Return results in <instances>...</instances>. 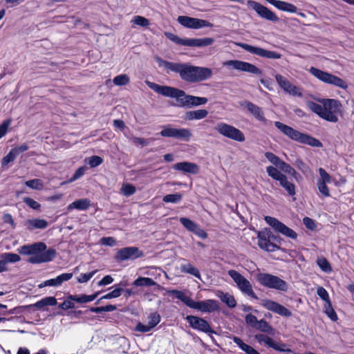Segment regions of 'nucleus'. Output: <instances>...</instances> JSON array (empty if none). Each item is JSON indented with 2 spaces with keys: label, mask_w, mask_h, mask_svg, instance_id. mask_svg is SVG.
<instances>
[{
  "label": "nucleus",
  "mask_w": 354,
  "mask_h": 354,
  "mask_svg": "<svg viewBox=\"0 0 354 354\" xmlns=\"http://www.w3.org/2000/svg\"><path fill=\"white\" fill-rule=\"evenodd\" d=\"M156 61L159 66L178 73L180 77L186 82L196 83L207 80L212 76V71L209 68L196 66L188 63L171 62L160 57H156Z\"/></svg>",
  "instance_id": "nucleus-1"
},
{
  "label": "nucleus",
  "mask_w": 354,
  "mask_h": 354,
  "mask_svg": "<svg viewBox=\"0 0 354 354\" xmlns=\"http://www.w3.org/2000/svg\"><path fill=\"white\" fill-rule=\"evenodd\" d=\"M145 84L149 88L160 95L175 98L177 102V106L179 107L190 109L204 105L208 102L207 97L187 95L183 90L177 88L159 85L149 80H146Z\"/></svg>",
  "instance_id": "nucleus-2"
},
{
  "label": "nucleus",
  "mask_w": 354,
  "mask_h": 354,
  "mask_svg": "<svg viewBox=\"0 0 354 354\" xmlns=\"http://www.w3.org/2000/svg\"><path fill=\"white\" fill-rule=\"evenodd\" d=\"M169 295H174L190 308L198 310L202 313H212L219 310V303L214 299H206L195 301L191 297L187 296L183 291L171 290L168 291Z\"/></svg>",
  "instance_id": "nucleus-3"
},
{
  "label": "nucleus",
  "mask_w": 354,
  "mask_h": 354,
  "mask_svg": "<svg viewBox=\"0 0 354 354\" xmlns=\"http://www.w3.org/2000/svg\"><path fill=\"white\" fill-rule=\"evenodd\" d=\"M274 126L285 136L294 141L315 147H322L323 146L318 139L308 134L301 133L279 121L274 122Z\"/></svg>",
  "instance_id": "nucleus-4"
},
{
  "label": "nucleus",
  "mask_w": 354,
  "mask_h": 354,
  "mask_svg": "<svg viewBox=\"0 0 354 354\" xmlns=\"http://www.w3.org/2000/svg\"><path fill=\"white\" fill-rule=\"evenodd\" d=\"M165 35L168 39L176 44L189 47L204 48L214 43V39L212 37L183 39L169 32H165Z\"/></svg>",
  "instance_id": "nucleus-5"
},
{
  "label": "nucleus",
  "mask_w": 354,
  "mask_h": 354,
  "mask_svg": "<svg viewBox=\"0 0 354 354\" xmlns=\"http://www.w3.org/2000/svg\"><path fill=\"white\" fill-rule=\"evenodd\" d=\"M257 280L261 286L268 288L281 292H286L288 289V285L286 281L269 273H259L257 275Z\"/></svg>",
  "instance_id": "nucleus-6"
},
{
  "label": "nucleus",
  "mask_w": 354,
  "mask_h": 354,
  "mask_svg": "<svg viewBox=\"0 0 354 354\" xmlns=\"http://www.w3.org/2000/svg\"><path fill=\"white\" fill-rule=\"evenodd\" d=\"M309 72L319 80L326 84L334 85L343 89L348 87L347 83L343 79L326 71L312 66L310 68Z\"/></svg>",
  "instance_id": "nucleus-7"
},
{
  "label": "nucleus",
  "mask_w": 354,
  "mask_h": 354,
  "mask_svg": "<svg viewBox=\"0 0 354 354\" xmlns=\"http://www.w3.org/2000/svg\"><path fill=\"white\" fill-rule=\"evenodd\" d=\"M322 102L324 109V120L331 122H337L338 115L342 113V105L341 102L335 99H324Z\"/></svg>",
  "instance_id": "nucleus-8"
},
{
  "label": "nucleus",
  "mask_w": 354,
  "mask_h": 354,
  "mask_svg": "<svg viewBox=\"0 0 354 354\" xmlns=\"http://www.w3.org/2000/svg\"><path fill=\"white\" fill-rule=\"evenodd\" d=\"M227 273L236 283L237 288L243 295L249 296L254 299H258L257 295L252 289V284L244 276L235 270H230Z\"/></svg>",
  "instance_id": "nucleus-9"
},
{
  "label": "nucleus",
  "mask_w": 354,
  "mask_h": 354,
  "mask_svg": "<svg viewBox=\"0 0 354 354\" xmlns=\"http://www.w3.org/2000/svg\"><path fill=\"white\" fill-rule=\"evenodd\" d=\"M215 130L223 136L236 142L245 141L244 133L235 127L225 122H218L214 127Z\"/></svg>",
  "instance_id": "nucleus-10"
},
{
  "label": "nucleus",
  "mask_w": 354,
  "mask_h": 354,
  "mask_svg": "<svg viewBox=\"0 0 354 354\" xmlns=\"http://www.w3.org/2000/svg\"><path fill=\"white\" fill-rule=\"evenodd\" d=\"M265 221L268 223L274 231L281 234L282 235L295 240L297 238V234L292 229L286 226L284 223L279 221L277 218L266 216L264 218Z\"/></svg>",
  "instance_id": "nucleus-11"
},
{
  "label": "nucleus",
  "mask_w": 354,
  "mask_h": 354,
  "mask_svg": "<svg viewBox=\"0 0 354 354\" xmlns=\"http://www.w3.org/2000/svg\"><path fill=\"white\" fill-rule=\"evenodd\" d=\"M223 66L232 68L239 71L247 72L251 74L260 75L262 71L255 65L241 60H227L223 63Z\"/></svg>",
  "instance_id": "nucleus-12"
},
{
  "label": "nucleus",
  "mask_w": 354,
  "mask_h": 354,
  "mask_svg": "<svg viewBox=\"0 0 354 354\" xmlns=\"http://www.w3.org/2000/svg\"><path fill=\"white\" fill-rule=\"evenodd\" d=\"M257 239L259 247L267 252H274L279 250V246L270 241L271 230L265 228L263 230L257 231Z\"/></svg>",
  "instance_id": "nucleus-13"
},
{
  "label": "nucleus",
  "mask_w": 354,
  "mask_h": 354,
  "mask_svg": "<svg viewBox=\"0 0 354 354\" xmlns=\"http://www.w3.org/2000/svg\"><path fill=\"white\" fill-rule=\"evenodd\" d=\"M177 21L183 27L190 29L197 30L203 28L213 27V24L207 20L189 16H179L177 18Z\"/></svg>",
  "instance_id": "nucleus-14"
},
{
  "label": "nucleus",
  "mask_w": 354,
  "mask_h": 354,
  "mask_svg": "<svg viewBox=\"0 0 354 354\" xmlns=\"http://www.w3.org/2000/svg\"><path fill=\"white\" fill-rule=\"evenodd\" d=\"M160 134L162 137L173 138L185 141H189L192 136L189 129L172 128L169 126L164 127Z\"/></svg>",
  "instance_id": "nucleus-15"
},
{
  "label": "nucleus",
  "mask_w": 354,
  "mask_h": 354,
  "mask_svg": "<svg viewBox=\"0 0 354 354\" xmlns=\"http://www.w3.org/2000/svg\"><path fill=\"white\" fill-rule=\"evenodd\" d=\"M237 45L245 51L261 57L273 59H277L281 57V55L277 52L268 50L260 47L250 45L246 43H239Z\"/></svg>",
  "instance_id": "nucleus-16"
},
{
  "label": "nucleus",
  "mask_w": 354,
  "mask_h": 354,
  "mask_svg": "<svg viewBox=\"0 0 354 354\" xmlns=\"http://www.w3.org/2000/svg\"><path fill=\"white\" fill-rule=\"evenodd\" d=\"M247 5L248 7L253 9L259 15V17L262 19L274 23L278 22L279 21V18L272 10H269L267 7L257 1L248 0Z\"/></svg>",
  "instance_id": "nucleus-17"
},
{
  "label": "nucleus",
  "mask_w": 354,
  "mask_h": 354,
  "mask_svg": "<svg viewBox=\"0 0 354 354\" xmlns=\"http://www.w3.org/2000/svg\"><path fill=\"white\" fill-rule=\"evenodd\" d=\"M143 252L140 250L138 248L129 246L120 249L115 255V259L119 262L134 260L143 257Z\"/></svg>",
  "instance_id": "nucleus-18"
},
{
  "label": "nucleus",
  "mask_w": 354,
  "mask_h": 354,
  "mask_svg": "<svg viewBox=\"0 0 354 354\" xmlns=\"http://www.w3.org/2000/svg\"><path fill=\"white\" fill-rule=\"evenodd\" d=\"M185 319L189 323V326L194 330L205 333L208 335L216 333V332L211 328L208 322L203 318L194 315H187L185 317Z\"/></svg>",
  "instance_id": "nucleus-19"
},
{
  "label": "nucleus",
  "mask_w": 354,
  "mask_h": 354,
  "mask_svg": "<svg viewBox=\"0 0 354 354\" xmlns=\"http://www.w3.org/2000/svg\"><path fill=\"white\" fill-rule=\"evenodd\" d=\"M275 80L279 86L287 93L292 96L301 97L303 93L301 89L293 85L289 80L281 75L277 74L275 75Z\"/></svg>",
  "instance_id": "nucleus-20"
},
{
  "label": "nucleus",
  "mask_w": 354,
  "mask_h": 354,
  "mask_svg": "<svg viewBox=\"0 0 354 354\" xmlns=\"http://www.w3.org/2000/svg\"><path fill=\"white\" fill-rule=\"evenodd\" d=\"M261 305L266 309L272 311L276 314L286 317H289L292 315V313L285 306L281 304L268 299H263L261 301Z\"/></svg>",
  "instance_id": "nucleus-21"
},
{
  "label": "nucleus",
  "mask_w": 354,
  "mask_h": 354,
  "mask_svg": "<svg viewBox=\"0 0 354 354\" xmlns=\"http://www.w3.org/2000/svg\"><path fill=\"white\" fill-rule=\"evenodd\" d=\"M255 339L260 344H264L269 348H272L277 351L292 353L290 349H286V344L281 342H277L273 340L270 337L265 334H257Z\"/></svg>",
  "instance_id": "nucleus-22"
},
{
  "label": "nucleus",
  "mask_w": 354,
  "mask_h": 354,
  "mask_svg": "<svg viewBox=\"0 0 354 354\" xmlns=\"http://www.w3.org/2000/svg\"><path fill=\"white\" fill-rule=\"evenodd\" d=\"M57 252L54 248H49L40 253H37L35 256L30 257L27 261L32 264H38L41 263H46L53 261L56 257Z\"/></svg>",
  "instance_id": "nucleus-23"
},
{
  "label": "nucleus",
  "mask_w": 354,
  "mask_h": 354,
  "mask_svg": "<svg viewBox=\"0 0 354 354\" xmlns=\"http://www.w3.org/2000/svg\"><path fill=\"white\" fill-rule=\"evenodd\" d=\"M46 245L44 242H37L30 245H24L18 249L19 254L22 255L35 256L46 250Z\"/></svg>",
  "instance_id": "nucleus-24"
},
{
  "label": "nucleus",
  "mask_w": 354,
  "mask_h": 354,
  "mask_svg": "<svg viewBox=\"0 0 354 354\" xmlns=\"http://www.w3.org/2000/svg\"><path fill=\"white\" fill-rule=\"evenodd\" d=\"M29 149L27 144L24 143L19 146L15 147L9 151V153L3 158L1 160V166L5 167L10 162L14 161L15 158L23 152L26 151Z\"/></svg>",
  "instance_id": "nucleus-25"
},
{
  "label": "nucleus",
  "mask_w": 354,
  "mask_h": 354,
  "mask_svg": "<svg viewBox=\"0 0 354 354\" xmlns=\"http://www.w3.org/2000/svg\"><path fill=\"white\" fill-rule=\"evenodd\" d=\"M241 106H244L257 120L261 122L267 121L263 109L257 104L250 101H244L241 103Z\"/></svg>",
  "instance_id": "nucleus-26"
},
{
  "label": "nucleus",
  "mask_w": 354,
  "mask_h": 354,
  "mask_svg": "<svg viewBox=\"0 0 354 354\" xmlns=\"http://www.w3.org/2000/svg\"><path fill=\"white\" fill-rule=\"evenodd\" d=\"M172 168L189 174H197L199 171V167L196 163L187 161L177 162L173 165Z\"/></svg>",
  "instance_id": "nucleus-27"
},
{
  "label": "nucleus",
  "mask_w": 354,
  "mask_h": 354,
  "mask_svg": "<svg viewBox=\"0 0 354 354\" xmlns=\"http://www.w3.org/2000/svg\"><path fill=\"white\" fill-rule=\"evenodd\" d=\"M268 3L274 6L277 9L287 12L289 13H296L297 12V8L290 3L283 1L279 0H266Z\"/></svg>",
  "instance_id": "nucleus-28"
},
{
  "label": "nucleus",
  "mask_w": 354,
  "mask_h": 354,
  "mask_svg": "<svg viewBox=\"0 0 354 354\" xmlns=\"http://www.w3.org/2000/svg\"><path fill=\"white\" fill-rule=\"evenodd\" d=\"M91 206V201L88 198H81L76 200L67 206L68 212L73 209H77L79 211L87 210Z\"/></svg>",
  "instance_id": "nucleus-29"
},
{
  "label": "nucleus",
  "mask_w": 354,
  "mask_h": 354,
  "mask_svg": "<svg viewBox=\"0 0 354 354\" xmlns=\"http://www.w3.org/2000/svg\"><path fill=\"white\" fill-rule=\"evenodd\" d=\"M25 225L29 231H32L36 229L44 230L47 227L48 222L41 218L28 219L25 222Z\"/></svg>",
  "instance_id": "nucleus-30"
},
{
  "label": "nucleus",
  "mask_w": 354,
  "mask_h": 354,
  "mask_svg": "<svg viewBox=\"0 0 354 354\" xmlns=\"http://www.w3.org/2000/svg\"><path fill=\"white\" fill-rule=\"evenodd\" d=\"M184 261L185 263L180 264V271L183 273L189 274L201 280V275L199 270L187 260L184 259Z\"/></svg>",
  "instance_id": "nucleus-31"
},
{
  "label": "nucleus",
  "mask_w": 354,
  "mask_h": 354,
  "mask_svg": "<svg viewBox=\"0 0 354 354\" xmlns=\"http://www.w3.org/2000/svg\"><path fill=\"white\" fill-rule=\"evenodd\" d=\"M208 115L206 109H197L189 111L185 113V119L186 120H198L205 118Z\"/></svg>",
  "instance_id": "nucleus-32"
},
{
  "label": "nucleus",
  "mask_w": 354,
  "mask_h": 354,
  "mask_svg": "<svg viewBox=\"0 0 354 354\" xmlns=\"http://www.w3.org/2000/svg\"><path fill=\"white\" fill-rule=\"evenodd\" d=\"M57 301L55 297H45L37 301L32 306L38 310H44L46 306H53L57 305Z\"/></svg>",
  "instance_id": "nucleus-33"
},
{
  "label": "nucleus",
  "mask_w": 354,
  "mask_h": 354,
  "mask_svg": "<svg viewBox=\"0 0 354 354\" xmlns=\"http://www.w3.org/2000/svg\"><path fill=\"white\" fill-rule=\"evenodd\" d=\"M216 295L229 308H234L236 307V301L233 295H230L229 293H225L221 290H218Z\"/></svg>",
  "instance_id": "nucleus-34"
},
{
  "label": "nucleus",
  "mask_w": 354,
  "mask_h": 354,
  "mask_svg": "<svg viewBox=\"0 0 354 354\" xmlns=\"http://www.w3.org/2000/svg\"><path fill=\"white\" fill-rule=\"evenodd\" d=\"M100 295V292H96L95 293L87 295H69V298L72 300H75V301L80 304H86L90 301L95 300L97 296Z\"/></svg>",
  "instance_id": "nucleus-35"
},
{
  "label": "nucleus",
  "mask_w": 354,
  "mask_h": 354,
  "mask_svg": "<svg viewBox=\"0 0 354 354\" xmlns=\"http://www.w3.org/2000/svg\"><path fill=\"white\" fill-rule=\"evenodd\" d=\"M232 339L234 343H235L237 345V346L241 350L244 351L246 354H260L253 347L244 343L240 337L234 336Z\"/></svg>",
  "instance_id": "nucleus-36"
},
{
  "label": "nucleus",
  "mask_w": 354,
  "mask_h": 354,
  "mask_svg": "<svg viewBox=\"0 0 354 354\" xmlns=\"http://www.w3.org/2000/svg\"><path fill=\"white\" fill-rule=\"evenodd\" d=\"M279 185L287 192L289 196H293L296 194L295 185L288 180V177L284 175L279 180Z\"/></svg>",
  "instance_id": "nucleus-37"
},
{
  "label": "nucleus",
  "mask_w": 354,
  "mask_h": 354,
  "mask_svg": "<svg viewBox=\"0 0 354 354\" xmlns=\"http://www.w3.org/2000/svg\"><path fill=\"white\" fill-rule=\"evenodd\" d=\"M156 281L149 277H139L133 282L135 286L150 287L155 286Z\"/></svg>",
  "instance_id": "nucleus-38"
},
{
  "label": "nucleus",
  "mask_w": 354,
  "mask_h": 354,
  "mask_svg": "<svg viewBox=\"0 0 354 354\" xmlns=\"http://www.w3.org/2000/svg\"><path fill=\"white\" fill-rule=\"evenodd\" d=\"M307 106L315 113L317 114L320 118L324 119V109H323V104L321 105L313 101H308Z\"/></svg>",
  "instance_id": "nucleus-39"
},
{
  "label": "nucleus",
  "mask_w": 354,
  "mask_h": 354,
  "mask_svg": "<svg viewBox=\"0 0 354 354\" xmlns=\"http://www.w3.org/2000/svg\"><path fill=\"white\" fill-rule=\"evenodd\" d=\"M255 328L259 331L268 334H273L274 333V328L263 319L259 320Z\"/></svg>",
  "instance_id": "nucleus-40"
},
{
  "label": "nucleus",
  "mask_w": 354,
  "mask_h": 354,
  "mask_svg": "<svg viewBox=\"0 0 354 354\" xmlns=\"http://www.w3.org/2000/svg\"><path fill=\"white\" fill-rule=\"evenodd\" d=\"M324 313L332 321L335 322L337 320V315L334 310L330 301L325 302Z\"/></svg>",
  "instance_id": "nucleus-41"
},
{
  "label": "nucleus",
  "mask_w": 354,
  "mask_h": 354,
  "mask_svg": "<svg viewBox=\"0 0 354 354\" xmlns=\"http://www.w3.org/2000/svg\"><path fill=\"white\" fill-rule=\"evenodd\" d=\"M123 291H124V290L122 288H117L114 289L113 290H112L111 292L101 297L96 301L95 304H98L100 303V301L102 299H113V298L119 297L122 295V292Z\"/></svg>",
  "instance_id": "nucleus-42"
},
{
  "label": "nucleus",
  "mask_w": 354,
  "mask_h": 354,
  "mask_svg": "<svg viewBox=\"0 0 354 354\" xmlns=\"http://www.w3.org/2000/svg\"><path fill=\"white\" fill-rule=\"evenodd\" d=\"M317 264L320 269L326 273H330L332 271V267L330 263L324 257L318 258L317 260Z\"/></svg>",
  "instance_id": "nucleus-43"
},
{
  "label": "nucleus",
  "mask_w": 354,
  "mask_h": 354,
  "mask_svg": "<svg viewBox=\"0 0 354 354\" xmlns=\"http://www.w3.org/2000/svg\"><path fill=\"white\" fill-rule=\"evenodd\" d=\"M266 171L269 176L277 181H279L285 175L273 166L267 167Z\"/></svg>",
  "instance_id": "nucleus-44"
},
{
  "label": "nucleus",
  "mask_w": 354,
  "mask_h": 354,
  "mask_svg": "<svg viewBox=\"0 0 354 354\" xmlns=\"http://www.w3.org/2000/svg\"><path fill=\"white\" fill-rule=\"evenodd\" d=\"M1 259H3L6 265L8 263H16L21 260L19 255L12 252L2 254L1 255Z\"/></svg>",
  "instance_id": "nucleus-45"
},
{
  "label": "nucleus",
  "mask_w": 354,
  "mask_h": 354,
  "mask_svg": "<svg viewBox=\"0 0 354 354\" xmlns=\"http://www.w3.org/2000/svg\"><path fill=\"white\" fill-rule=\"evenodd\" d=\"M25 185L32 189L41 190L44 187L43 182L41 179L35 178L26 181Z\"/></svg>",
  "instance_id": "nucleus-46"
},
{
  "label": "nucleus",
  "mask_w": 354,
  "mask_h": 354,
  "mask_svg": "<svg viewBox=\"0 0 354 354\" xmlns=\"http://www.w3.org/2000/svg\"><path fill=\"white\" fill-rule=\"evenodd\" d=\"M136 192V187L131 183H124L121 187V193L127 197L132 196Z\"/></svg>",
  "instance_id": "nucleus-47"
},
{
  "label": "nucleus",
  "mask_w": 354,
  "mask_h": 354,
  "mask_svg": "<svg viewBox=\"0 0 354 354\" xmlns=\"http://www.w3.org/2000/svg\"><path fill=\"white\" fill-rule=\"evenodd\" d=\"M180 223L189 232H193L198 224L185 217L180 218Z\"/></svg>",
  "instance_id": "nucleus-48"
},
{
  "label": "nucleus",
  "mask_w": 354,
  "mask_h": 354,
  "mask_svg": "<svg viewBox=\"0 0 354 354\" xmlns=\"http://www.w3.org/2000/svg\"><path fill=\"white\" fill-rule=\"evenodd\" d=\"M319 178L317 180L319 183H330L332 178L330 174L323 168L320 167L318 169Z\"/></svg>",
  "instance_id": "nucleus-49"
},
{
  "label": "nucleus",
  "mask_w": 354,
  "mask_h": 354,
  "mask_svg": "<svg viewBox=\"0 0 354 354\" xmlns=\"http://www.w3.org/2000/svg\"><path fill=\"white\" fill-rule=\"evenodd\" d=\"M129 82L130 79L126 74L117 75L113 80V84L116 86H125L128 84Z\"/></svg>",
  "instance_id": "nucleus-50"
},
{
  "label": "nucleus",
  "mask_w": 354,
  "mask_h": 354,
  "mask_svg": "<svg viewBox=\"0 0 354 354\" xmlns=\"http://www.w3.org/2000/svg\"><path fill=\"white\" fill-rule=\"evenodd\" d=\"M182 198L183 195L180 193H175L165 196L162 201L165 203H178L182 200Z\"/></svg>",
  "instance_id": "nucleus-51"
},
{
  "label": "nucleus",
  "mask_w": 354,
  "mask_h": 354,
  "mask_svg": "<svg viewBox=\"0 0 354 354\" xmlns=\"http://www.w3.org/2000/svg\"><path fill=\"white\" fill-rule=\"evenodd\" d=\"M148 319V324L152 329L160 323L161 319L160 315L157 312L151 313Z\"/></svg>",
  "instance_id": "nucleus-52"
},
{
  "label": "nucleus",
  "mask_w": 354,
  "mask_h": 354,
  "mask_svg": "<svg viewBox=\"0 0 354 354\" xmlns=\"http://www.w3.org/2000/svg\"><path fill=\"white\" fill-rule=\"evenodd\" d=\"M278 168L284 171L285 173L291 174L292 176H295L297 174V171L294 168H292L289 164L281 160L280 162V165L278 166Z\"/></svg>",
  "instance_id": "nucleus-53"
},
{
  "label": "nucleus",
  "mask_w": 354,
  "mask_h": 354,
  "mask_svg": "<svg viewBox=\"0 0 354 354\" xmlns=\"http://www.w3.org/2000/svg\"><path fill=\"white\" fill-rule=\"evenodd\" d=\"M132 22L141 27H147L149 25L148 19L139 15L135 16L132 19Z\"/></svg>",
  "instance_id": "nucleus-54"
},
{
  "label": "nucleus",
  "mask_w": 354,
  "mask_h": 354,
  "mask_svg": "<svg viewBox=\"0 0 354 354\" xmlns=\"http://www.w3.org/2000/svg\"><path fill=\"white\" fill-rule=\"evenodd\" d=\"M75 300H72L69 298V295L66 297V299H65L62 303L59 304L58 305V308L66 310L68 309H71L75 308Z\"/></svg>",
  "instance_id": "nucleus-55"
},
{
  "label": "nucleus",
  "mask_w": 354,
  "mask_h": 354,
  "mask_svg": "<svg viewBox=\"0 0 354 354\" xmlns=\"http://www.w3.org/2000/svg\"><path fill=\"white\" fill-rule=\"evenodd\" d=\"M265 156L275 167H278L280 165L281 160L273 153L267 151L265 153Z\"/></svg>",
  "instance_id": "nucleus-56"
},
{
  "label": "nucleus",
  "mask_w": 354,
  "mask_h": 354,
  "mask_svg": "<svg viewBox=\"0 0 354 354\" xmlns=\"http://www.w3.org/2000/svg\"><path fill=\"white\" fill-rule=\"evenodd\" d=\"M100 243L103 245L109 247H113L117 245L115 239L112 236H103L100 239Z\"/></svg>",
  "instance_id": "nucleus-57"
},
{
  "label": "nucleus",
  "mask_w": 354,
  "mask_h": 354,
  "mask_svg": "<svg viewBox=\"0 0 354 354\" xmlns=\"http://www.w3.org/2000/svg\"><path fill=\"white\" fill-rule=\"evenodd\" d=\"M97 272V270H93L88 273H82L80 275L77 277V281L79 283H86L88 281L93 275Z\"/></svg>",
  "instance_id": "nucleus-58"
},
{
  "label": "nucleus",
  "mask_w": 354,
  "mask_h": 354,
  "mask_svg": "<svg viewBox=\"0 0 354 354\" xmlns=\"http://www.w3.org/2000/svg\"><path fill=\"white\" fill-rule=\"evenodd\" d=\"M103 162V158L98 156H93L88 158V164L92 168L100 165Z\"/></svg>",
  "instance_id": "nucleus-59"
},
{
  "label": "nucleus",
  "mask_w": 354,
  "mask_h": 354,
  "mask_svg": "<svg viewBox=\"0 0 354 354\" xmlns=\"http://www.w3.org/2000/svg\"><path fill=\"white\" fill-rule=\"evenodd\" d=\"M23 201L26 205L35 210H39L41 207V205L37 201L30 197H25Z\"/></svg>",
  "instance_id": "nucleus-60"
},
{
  "label": "nucleus",
  "mask_w": 354,
  "mask_h": 354,
  "mask_svg": "<svg viewBox=\"0 0 354 354\" xmlns=\"http://www.w3.org/2000/svg\"><path fill=\"white\" fill-rule=\"evenodd\" d=\"M86 169V167L85 166H82L79 167L74 173L73 176L69 179V182L72 183L77 179L80 178L82 176H84L85 171Z\"/></svg>",
  "instance_id": "nucleus-61"
},
{
  "label": "nucleus",
  "mask_w": 354,
  "mask_h": 354,
  "mask_svg": "<svg viewBox=\"0 0 354 354\" xmlns=\"http://www.w3.org/2000/svg\"><path fill=\"white\" fill-rule=\"evenodd\" d=\"M245 323L249 325L250 326L255 328L259 320L257 319V317L253 315L251 313L248 314L245 317Z\"/></svg>",
  "instance_id": "nucleus-62"
},
{
  "label": "nucleus",
  "mask_w": 354,
  "mask_h": 354,
  "mask_svg": "<svg viewBox=\"0 0 354 354\" xmlns=\"http://www.w3.org/2000/svg\"><path fill=\"white\" fill-rule=\"evenodd\" d=\"M317 294L325 302L330 301L329 295L324 288L322 286L318 287L317 290Z\"/></svg>",
  "instance_id": "nucleus-63"
},
{
  "label": "nucleus",
  "mask_w": 354,
  "mask_h": 354,
  "mask_svg": "<svg viewBox=\"0 0 354 354\" xmlns=\"http://www.w3.org/2000/svg\"><path fill=\"white\" fill-rule=\"evenodd\" d=\"M303 223L307 229L310 230H315L317 227L315 221L311 218L307 216L303 218Z\"/></svg>",
  "instance_id": "nucleus-64"
}]
</instances>
